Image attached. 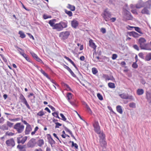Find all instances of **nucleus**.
Masks as SVG:
<instances>
[{"label": "nucleus", "instance_id": "1", "mask_svg": "<svg viewBox=\"0 0 151 151\" xmlns=\"http://www.w3.org/2000/svg\"><path fill=\"white\" fill-rule=\"evenodd\" d=\"M56 19H53L49 21L48 24L50 26L52 27L53 29H56L58 31H60L63 30L64 28H66L67 27L68 22L66 21H61L59 23H56Z\"/></svg>", "mask_w": 151, "mask_h": 151}, {"label": "nucleus", "instance_id": "2", "mask_svg": "<svg viewBox=\"0 0 151 151\" xmlns=\"http://www.w3.org/2000/svg\"><path fill=\"white\" fill-rule=\"evenodd\" d=\"M101 15L104 20L107 22L109 20V19L111 17V14L108 10L107 9H106L104 11Z\"/></svg>", "mask_w": 151, "mask_h": 151}, {"label": "nucleus", "instance_id": "3", "mask_svg": "<svg viewBox=\"0 0 151 151\" xmlns=\"http://www.w3.org/2000/svg\"><path fill=\"white\" fill-rule=\"evenodd\" d=\"M14 128L17 131L18 133H21L24 130V126L20 123H17L14 125Z\"/></svg>", "mask_w": 151, "mask_h": 151}, {"label": "nucleus", "instance_id": "4", "mask_svg": "<svg viewBox=\"0 0 151 151\" xmlns=\"http://www.w3.org/2000/svg\"><path fill=\"white\" fill-rule=\"evenodd\" d=\"M70 32L69 31L63 32L60 33L59 37L62 40H65L67 39L70 35Z\"/></svg>", "mask_w": 151, "mask_h": 151}, {"label": "nucleus", "instance_id": "5", "mask_svg": "<svg viewBox=\"0 0 151 151\" xmlns=\"http://www.w3.org/2000/svg\"><path fill=\"white\" fill-rule=\"evenodd\" d=\"M36 143L35 139L32 138L28 142L27 144V145L29 147L32 148L35 146Z\"/></svg>", "mask_w": 151, "mask_h": 151}, {"label": "nucleus", "instance_id": "6", "mask_svg": "<svg viewBox=\"0 0 151 151\" xmlns=\"http://www.w3.org/2000/svg\"><path fill=\"white\" fill-rule=\"evenodd\" d=\"M124 16L127 20H132L133 17L130 12L127 10L125 9L124 12Z\"/></svg>", "mask_w": 151, "mask_h": 151}, {"label": "nucleus", "instance_id": "7", "mask_svg": "<svg viewBox=\"0 0 151 151\" xmlns=\"http://www.w3.org/2000/svg\"><path fill=\"white\" fill-rule=\"evenodd\" d=\"M93 126L95 132L97 133H99L101 132L100 127L98 121H95L93 124Z\"/></svg>", "mask_w": 151, "mask_h": 151}, {"label": "nucleus", "instance_id": "8", "mask_svg": "<svg viewBox=\"0 0 151 151\" xmlns=\"http://www.w3.org/2000/svg\"><path fill=\"white\" fill-rule=\"evenodd\" d=\"M6 143L8 147H14L15 145V142L13 138H11L7 140L6 142Z\"/></svg>", "mask_w": 151, "mask_h": 151}, {"label": "nucleus", "instance_id": "9", "mask_svg": "<svg viewBox=\"0 0 151 151\" xmlns=\"http://www.w3.org/2000/svg\"><path fill=\"white\" fill-rule=\"evenodd\" d=\"M127 34L130 36H132L134 38L139 37L141 36L137 32L132 31L131 32H127Z\"/></svg>", "mask_w": 151, "mask_h": 151}, {"label": "nucleus", "instance_id": "10", "mask_svg": "<svg viewBox=\"0 0 151 151\" xmlns=\"http://www.w3.org/2000/svg\"><path fill=\"white\" fill-rule=\"evenodd\" d=\"M146 95L148 102L151 105V93L147 91L146 93Z\"/></svg>", "mask_w": 151, "mask_h": 151}, {"label": "nucleus", "instance_id": "11", "mask_svg": "<svg viewBox=\"0 0 151 151\" xmlns=\"http://www.w3.org/2000/svg\"><path fill=\"white\" fill-rule=\"evenodd\" d=\"M79 24L78 22L75 19L71 21V25L72 27L76 28Z\"/></svg>", "mask_w": 151, "mask_h": 151}, {"label": "nucleus", "instance_id": "12", "mask_svg": "<svg viewBox=\"0 0 151 151\" xmlns=\"http://www.w3.org/2000/svg\"><path fill=\"white\" fill-rule=\"evenodd\" d=\"M47 135L48 136L47 138L48 140V142L50 144L51 146L52 147V145L55 144V142L52 138L50 134H48Z\"/></svg>", "mask_w": 151, "mask_h": 151}, {"label": "nucleus", "instance_id": "13", "mask_svg": "<svg viewBox=\"0 0 151 151\" xmlns=\"http://www.w3.org/2000/svg\"><path fill=\"white\" fill-rule=\"evenodd\" d=\"M144 2L140 0L138 1V3L136 4L135 7L137 9L140 8L142 7H144Z\"/></svg>", "mask_w": 151, "mask_h": 151}, {"label": "nucleus", "instance_id": "14", "mask_svg": "<svg viewBox=\"0 0 151 151\" xmlns=\"http://www.w3.org/2000/svg\"><path fill=\"white\" fill-rule=\"evenodd\" d=\"M89 45L90 47L92 48L94 50H95L96 47V45L93 42V40L90 39L89 41Z\"/></svg>", "mask_w": 151, "mask_h": 151}, {"label": "nucleus", "instance_id": "15", "mask_svg": "<svg viewBox=\"0 0 151 151\" xmlns=\"http://www.w3.org/2000/svg\"><path fill=\"white\" fill-rule=\"evenodd\" d=\"M151 6V0H148L144 2V7L150 9Z\"/></svg>", "mask_w": 151, "mask_h": 151}, {"label": "nucleus", "instance_id": "16", "mask_svg": "<svg viewBox=\"0 0 151 151\" xmlns=\"http://www.w3.org/2000/svg\"><path fill=\"white\" fill-rule=\"evenodd\" d=\"M19 54L23 56L26 60L28 61L31 62V60L29 56L24 52H22L20 51L19 52Z\"/></svg>", "mask_w": 151, "mask_h": 151}, {"label": "nucleus", "instance_id": "17", "mask_svg": "<svg viewBox=\"0 0 151 151\" xmlns=\"http://www.w3.org/2000/svg\"><path fill=\"white\" fill-rule=\"evenodd\" d=\"M32 129L31 125L30 124H28L26 126L25 130V134H29L30 132L32 130Z\"/></svg>", "mask_w": 151, "mask_h": 151}, {"label": "nucleus", "instance_id": "18", "mask_svg": "<svg viewBox=\"0 0 151 151\" xmlns=\"http://www.w3.org/2000/svg\"><path fill=\"white\" fill-rule=\"evenodd\" d=\"M25 147L26 145H18L17 147V148L20 151H26V150L25 149Z\"/></svg>", "mask_w": 151, "mask_h": 151}, {"label": "nucleus", "instance_id": "19", "mask_svg": "<svg viewBox=\"0 0 151 151\" xmlns=\"http://www.w3.org/2000/svg\"><path fill=\"white\" fill-rule=\"evenodd\" d=\"M149 9L144 7V8L142 10L141 13L143 14H147L149 15L150 14V12L148 10Z\"/></svg>", "mask_w": 151, "mask_h": 151}, {"label": "nucleus", "instance_id": "20", "mask_svg": "<svg viewBox=\"0 0 151 151\" xmlns=\"http://www.w3.org/2000/svg\"><path fill=\"white\" fill-rule=\"evenodd\" d=\"M140 47L141 49L148 50L149 47L147 44H142L140 45Z\"/></svg>", "mask_w": 151, "mask_h": 151}, {"label": "nucleus", "instance_id": "21", "mask_svg": "<svg viewBox=\"0 0 151 151\" xmlns=\"http://www.w3.org/2000/svg\"><path fill=\"white\" fill-rule=\"evenodd\" d=\"M100 143L102 147H105L106 145V142L104 139H100Z\"/></svg>", "mask_w": 151, "mask_h": 151}, {"label": "nucleus", "instance_id": "22", "mask_svg": "<svg viewBox=\"0 0 151 151\" xmlns=\"http://www.w3.org/2000/svg\"><path fill=\"white\" fill-rule=\"evenodd\" d=\"M67 7L72 11H74L76 9V7L70 4H68Z\"/></svg>", "mask_w": 151, "mask_h": 151}, {"label": "nucleus", "instance_id": "23", "mask_svg": "<svg viewBox=\"0 0 151 151\" xmlns=\"http://www.w3.org/2000/svg\"><path fill=\"white\" fill-rule=\"evenodd\" d=\"M145 59L146 61H149L151 60V52L148 53L146 55Z\"/></svg>", "mask_w": 151, "mask_h": 151}, {"label": "nucleus", "instance_id": "24", "mask_svg": "<svg viewBox=\"0 0 151 151\" xmlns=\"http://www.w3.org/2000/svg\"><path fill=\"white\" fill-rule=\"evenodd\" d=\"M65 68L70 73L71 75L74 77L76 78V76L74 73L72 71L71 69L69 67H65Z\"/></svg>", "mask_w": 151, "mask_h": 151}, {"label": "nucleus", "instance_id": "25", "mask_svg": "<svg viewBox=\"0 0 151 151\" xmlns=\"http://www.w3.org/2000/svg\"><path fill=\"white\" fill-rule=\"evenodd\" d=\"M146 41L145 39L143 37L140 38L138 40V42L140 45L143 44Z\"/></svg>", "mask_w": 151, "mask_h": 151}, {"label": "nucleus", "instance_id": "26", "mask_svg": "<svg viewBox=\"0 0 151 151\" xmlns=\"http://www.w3.org/2000/svg\"><path fill=\"white\" fill-rule=\"evenodd\" d=\"M18 34L19 35L20 37L22 38H24L26 37V35L22 31H19Z\"/></svg>", "mask_w": 151, "mask_h": 151}, {"label": "nucleus", "instance_id": "27", "mask_svg": "<svg viewBox=\"0 0 151 151\" xmlns=\"http://www.w3.org/2000/svg\"><path fill=\"white\" fill-rule=\"evenodd\" d=\"M137 94L138 95H141L144 93V90L142 89H138L137 91Z\"/></svg>", "mask_w": 151, "mask_h": 151}, {"label": "nucleus", "instance_id": "28", "mask_svg": "<svg viewBox=\"0 0 151 151\" xmlns=\"http://www.w3.org/2000/svg\"><path fill=\"white\" fill-rule=\"evenodd\" d=\"M117 111L120 114H122L123 113L122 109V107L119 105L117 106L116 107Z\"/></svg>", "mask_w": 151, "mask_h": 151}, {"label": "nucleus", "instance_id": "29", "mask_svg": "<svg viewBox=\"0 0 151 151\" xmlns=\"http://www.w3.org/2000/svg\"><path fill=\"white\" fill-rule=\"evenodd\" d=\"M22 102L25 105L28 109H31V108L29 104H28L25 98H24V99H23V101Z\"/></svg>", "mask_w": 151, "mask_h": 151}, {"label": "nucleus", "instance_id": "30", "mask_svg": "<svg viewBox=\"0 0 151 151\" xmlns=\"http://www.w3.org/2000/svg\"><path fill=\"white\" fill-rule=\"evenodd\" d=\"M64 58L68 60L70 63L73 65V66H76L74 62L69 58L66 56H65Z\"/></svg>", "mask_w": 151, "mask_h": 151}, {"label": "nucleus", "instance_id": "31", "mask_svg": "<svg viewBox=\"0 0 151 151\" xmlns=\"http://www.w3.org/2000/svg\"><path fill=\"white\" fill-rule=\"evenodd\" d=\"M44 144V141L42 139H40L38 140L37 145L40 147L42 146Z\"/></svg>", "mask_w": 151, "mask_h": 151}, {"label": "nucleus", "instance_id": "32", "mask_svg": "<svg viewBox=\"0 0 151 151\" xmlns=\"http://www.w3.org/2000/svg\"><path fill=\"white\" fill-rule=\"evenodd\" d=\"M64 12L69 17H71L73 15L72 12L70 11H68L67 9H65L64 10Z\"/></svg>", "mask_w": 151, "mask_h": 151}, {"label": "nucleus", "instance_id": "33", "mask_svg": "<svg viewBox=\"0 0 151 151\" xmlns=\"http://www.w3.org/2000/svg\"><path fill=\"white\" fill-rule=\"evenodd\" d=\"M134 29L135 30L136 32H138L140 34H143V33L141 31V29L139 27H134Z\"/></svg>", "mask_w": 151, "mask_h": 151}, {"label": "nucleus", "instance_id": "34", "mask_svg": "<svg viewBox=\"0 0 151 151\" xmlns=\"http://www.w3.org/2000/svg\"><path fill=\"white\" fill-rule=\"evenodd\" d=\"M127 95L128 94L123 93L119 94V96L122 99H127Z\"/></svg>", "mask_w": 151, "mask_h": 151}, {"label": "nucleus", "instance_id": "35", "mask_svg": "<svg viewBox=\"0 0 151 151\" xmlns=\"http://www.w3.org/2000/svg\"><path fill=\"white\" fill-rule=\"evenodd\" d=\"M40 71L44 75V76H45L47 78L49 79H50V78H49L48 76L47 75V74L45 73V71L43 70L42 69H40Z\"/></svg>", "mask_w": 151, "mask_h": 151}, {"label": "nucleus", "instance_id": "36", "mask_svg": "<svg viewBox=\"0 0 151 151\" xmlns=\"http://www.w3.org/2000/svg\"><path fill=\"white\" fill-rule=\"evenodd\" d=\"M99 134V137L100 139H104L105 138V135L103 133H101V132L99 133H97Z\"/></svg>", "mask_w": 151, "mask_h": 151}, {"label": "nucleus", "instance_id": "37", "mask_svg": "<svg viewBox=\"0 0 151 151\" xmlns=\"http://www.w3.org/2000/svg\"><path fill=\"white\" fill-rule=\"evenodd\" d=\"M108 86L109 88H114L115 87L114 84L112 83H109Z\"/></svg>", "mask_w": 151, "mask_h": 151}, {"label": "nucleus", "instance_id": "38", "mask_svg": "<svg viewBox=\"0 0 151 151\" xmlns=\"http://www.w3.org/2000/svg\"><path fill=\"white\" fill-rule=\"evenodd\" d=\"M135 59L136 60V62L133 63L132 66H138L137 64L136 63V62L138 60V57L137 55H136L135 57Z\"/></svg>", "mask_w": 151, "mask_h": 151}, {"label": "nucleus", "instance_id": "39", "mask_svg": "<svg viewBox=\"0 0 151 151\" xmlns=\"http://www.w3.org/2000/svg\"><path fill=\"white\" fill-rule=\"evenodd\" d=\"M72 95L70 93H68L67 94V96L69 102H70V100L72 98Z\"/></svg>", "mask_w": 151, "mask_h": 151}, {"label": "nucleus", "instance_id": "40", "mask_svg": "<svg viewBox=\"0 0 151 151\" xmlns=\"http://www.w3.org/2000/svg\"><path fill=\"white\" fill-rule=\"evenodd\" d=\"M92 71L94 75L96 74L98 72L97 69L94 67L92 68Z\"/></svg>", "mask_w": 151, "mask_h": 151}, {"label": "nucleus", "instance_id": "41", "mask_svg": "<svg viewBox=\"0 0 151 151\" xmlns=\"http://www.w3.org/2000/svg\"><path fill=\"white\" fill-rule=\"evenodd\" d=\"M27 136H25L22 138V139L21 141V143H22V144H24L27 140Z\"/></svg>", "mask_w": 151, "mask_h": 151}, {"label": "nucleus", "instance_id": "42", "mask_svg": "<svg viewBox=\"0 0 151 151\" xmlns=\"http://www.w3.org/2000/svg\"><path fill=\"white\" fill-rule=\"evenodd\" d=\"M52 115L53 116L55 117L56 118H57L59 119H60V117L58 115V113L57 112H54L52 113Z\"/></svg>", "mask_w": 151, "mask_h": 151}, {"label": "nucleus", "instance_id": "43", "mask_svg": "<svg viewBox=\"0 0 151 151\" xmlns=\"http://www.w3.org/2000/svg\"><path fill=\"white\" fill-rule=\"evenodd\" d=\"M127 99H130V100H134V99L132 96L131 95L129 96V95L128 94L127 95Z\"/></svg>", "mask_w": 151, "mask_h": 151}, {"label": "nucleus", "instance_id": "44", "mask_svg": "<svg viewBox=\"0 0 151 151\" xmlns=\"http://www.w3.org/2000/svg\"><path fill=\"white\" fill-rule=\"evenodd\" d=\"M129 106L131 108H135L136 104L134 102L131 103L129 104Z\"/></svg>", "mask_w": 151, "mask_h": 151}, {"label": "nucleus", "instance_id": "45", "mask_svg": "<svg viewBox=\"0 0 151 151\" xmlns=\"http://www.w3.org/2000/svg\"><path fill=\"white\" fill-rule=\"evenodd\" d=\"M45 114L44 112L43 111H39L37 114V115L42 116L43 115H44Z\"/></svg>", "mask_w": 151, "mask_h": 151}, {"label": "nucleus", "instance_id": "46", "mask_svg": "<svg viewBox=\"0 0 151 151\" xmlns=\"http://www.w3.org/2000/svg\"><path fill=\"white\" fill-rule=\"evenodd\" d=\"M65 86L66 88L67 91H71L72 89L67 84H65Z\"/></svg>", "mask_w": 151, "mask_h": 151}, {"label": "nucleus", "instance_id": "47", "mask_svg": "<svg viewBox=\"0 0 151 151\" xmlns=\"http://www.w3.org/2000/svg\"><path fill=\"white\" fill-rule=\"evenodd\" d=\"M72 147H75L76 149H77L78 147V146L77 144L73 142H72Z\"/></svg>", "mask_w": 151, "mask_h": 151}, {"label": "nucleus", "instance_id": "48", "mask_svg": "<svg viewBox=\"0 0 151 151\" xmlns=\"http://www.w3.org/2000/svg\"><path fill=\"white\" fill-rule=\"evenodd\" d=\"M97 96L100 100H103V97L102 96L100 93H97Z\"/></svg>", "mask_w": 151, "mask_h": 151}, {"label": "nucleus", "instance_id": "49", "mask_svg": "<svg viewBox=\"0 0 151 151\" xmlns=\"http://www.w3.org/2000/svg\"><path fill=\"white\" fill-rule=\"evenodd\" d=\"M6 124L7 126H9L10 127H11L13 125V123L9 121H7L6 122Z\"/></svg>", "mask_w": 151, "mask_h": 151}, {"label": "nucleus", "instance_id": "50", "mask_svg": "<svg viewBox=\"0 0 151 151\" xmlns=\"http://www.w3.org/2000/svg\"><path fill=\"white\" fill-rule=\"evenodd\" d=\"M117 57V55L116 54H113L112 55L111 58L113 60H114L116 59Z\"/></svg>", "mask_w": 151, "mask_h": 151}, {"label": "nucleus", "instance_id": "51", "mask_svg": "<svg viewBox=\"0 0 151 151\" xmlns=\"http://www.w3.org/2000/svg\"><path fill=\"white\" fill-rule=\"evenodd\" d=\"M60 115L61 116V117L62 118V119L64 121H66V119L65 117V116L63 115V114L60 113Z\"/></svg>", "mask_w": 151, "mask_h": 151}, {"label": "nucleus", "instance_id": "52", "mask_svg": "<svg viewBox=\"0 0 151 151\" xmlns=\"http://www.w3.org/2000/svg\"><path fill=\"white\" fill-rule=\"evenodd\" d=\"M30 53L34 59L37 56V55L33 52H31Z\"/></svg>", "mask_w": 151, "mask_h": 151}, {"label": "nucleus", "instance_id": "53", "mask_svg": "<svg viewBox=\"0 0 151 151\" xmlns=\"http://www.w3.org/2000/svg\"><path fill=\"white\" fill-rule=\"evenodd\" d=\"M27 34L28 35V36H29L30 38L32 39L33 40H35V38L32 35L31 33H27Z\"/></svg>", "mask_w": 151, "mask_h": 151}, {"label": "nucleus", "instance_id": "54", "mask_svg": "<svg viewBox=\"0 0 151 151\" xmlns=\"http://www.w3.org/2000/svg\"><path fill=\"white\" fill-rule=\"evenodd\" d=\"M2 129L3 130H7L8 129V127L6 124H4L2 126Z\"/></svg>", "mask_w": 151, "mask_h": 151}, {"label": "nucleus", "instance_id": "55", "mask_svg": "<svg viewBox=\"0 0 151 151\" xmlns=\"http://www.w3.org/2000/svg\"><path fill=\"white\" fill-rule=\"evenodd\" d=\"M114 79V78L113 76H110L108 75V77H107L106 80H113Z\"/></svg>", "mask_w": 151, "mask_h": 151}, {"label": "nucleus", "instance_id": "56", "mask_svg": "<svg viewBox=\"0 0 151 151\" xmlns=\"http://www.w3.org/2000/svg\"><path fill=\"white\" fill-rule=\"evenodd\" d=\"M110 19H109V20H110L111 22H114L116 20V17H113L112 18H110Z\"/></svg>", "mask_w": 151, "mask_h": 151}, {"label": "nucleus", "instance_id": "57", "mask_svg": "<svg viewBox=\"0 0 151 151\" xmlns=\"http://www.w3.org/2000/svg\"><path fill=\"white\" fill-rule=\"evenodd\" d=\"M64 127L65 130L66 131L68 132L70 134H71V133L72 132L69 129H68L65 126H64Z\"/></svg>", "mask_w": 151, "mask_h": 151}, {"label": "nucleus", "instance_id": "58", "mask_svg": "<svg viewBox=\"0 0 151 151\" xmlns=\"http://www.w3.org/2000/svg\"><path fill=\"white\" fill-rule=\"evenodd\" d=\"M86 108L87 109V110H88V111L90 113H92V111L90 108L87 105V104L86 105Z\"/></svg>", "mask_w": 151, "mask_h": 151}, {"label": "nucleus", "instance_id": "59", "mask_svg": "<svg viewBox=\"0 0 151 151\" xmlns=\"http://www.w3.org/2000/svg\"><path fill=\"white\" fill-rule=\"evenodd\" d=\"M138 55L139 57L142 59H145L144 57V54L142 52H140L138 54Z\"/></svg>", "mask_w": 151, "mask_h": 151}, {"label": "nucleus", "instance_id": "60", "mask_svg": "<svg viewBox=\"0 0 151 151\" xmlns=\"http://www.w3.org/2000/svg\"><path fill=\"white\" fill-rule=\"evenodd\" d=\"M133 47L137 51L139 50V48L137 45L135 44L133 45Z\"/></svg>", "mask_w": 151, "mask_h": 151}, {"label": "nucleus", "instance_id": "61", "mask_svg": "<svg viewBox=\"0 0 151 151\" xmlns=\"http://www.w3.org/2000/svg\"><path fill=\"white\" fill-rule=\"evenodd\" d=\"M56 126H55V128H58L60 126H62V124L58 122L57 123H56Z\"/></svg>", "mask_w": 151, "mask_h": 151}, {"label": "nucleus", "instance_id": "62", "mask_svg": "<svg viewBox=\"0 0 151 151\" xmlns=\"http://www.w3.org/2000/svg\"><path fill=\"white\" fill-rule=\"evenodd\" d=\"M22 137V136H21L20 137H17V143L18 144H20V143H21V139Z\"/></svg>", "mask_w": 151, "mask_h": 151}, {"label": "nucleus", "instance_id": "63", "mask_svg": "<svg viewBox=\"0 0 151 151\" xmlns=\"http://www.w3.org/2000/svg\"><path fill=\"white\" fill-rule=\"evenodd\" d=\"M101 31L103 34L106 32V31L105 28H104L102 27L101 29Z\"/></svg>", "mask_w": 151, "mask_h": 151}, {"label": "nucleus", "instance_id": "64", "mask_svg": "<svg viewBox=\"0 0 151 151\" xmlns=\"http://www.w3.org/2000/svg\"><path fill=\"white\" fill-rule=\"evenodd\" d=\"M131 12L132 13H133L134 14H136V15L138 14L137 12L136 9H132L131 10Z\"/></svg>", "mask_w": 151, "mask_h": 151}]
</instances>
